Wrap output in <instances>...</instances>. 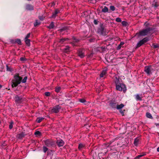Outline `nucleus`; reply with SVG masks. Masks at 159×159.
<instances>
[{
    "label": "nucleus",
    "instance_id": "nucleus-46",
    "mask_svg": "<svg viewBox=\"0 0 159 159\" xmlns=\"http://www.w3.org/2000/svg\"><path fill=\"white\" fill-rule=\"evenodd\" d=\"M67 28L66 27H65L63 28L60 30V32H62L65 30H66L67 29Z\"/></svg>",
    "mask_w": 159,
    "mask_h": 159
},
{
    "label": "nucleus",
    "instance_id": "nucleus-41",
    "mask_svg": "<svg viewBox=\"0 0 159 159\" xmlns=\"http://www.w3.org/2000/svg\"><path fill=\"white\" fill-rule=\"evenodd\" d=\"M79 101L81 102L84 103L86 102V100L84 99H79Z\"/></svg>",
    "mask_w": 159,
    "mask_h": 159
},
{
    "label": "nucleus",
    "instance_id": "nucleus-9",
    "mask_svg": "<svg viewBox=\"0 0 159 159\" xmlns=\"http://www.w3.org/2000/svg\"><path fill=\"white\" fill-rule=\"evenodd\" d=\"M78 56L81 58L84 57V50L80 49L78 51Z\"/></svg>",
    "mask_w": 159,
    "mask_h": 159
},
{
    "label": "nucleus",
    "instance_id": "nucleus-12",
    "mask_svg": "<svg viewBox=\"0 0 159 159\" xmlns=\"http://www.w3.org/2000/svg\"><path fill=\"white\" fill-rule=\"evenodd\" d=\"M57 143L58 146L61 147L62 146L64 145V142L62 140L59 139L57 140Z\"/></svg>",
    "mask_w": 159,
    "mask_h": 159
},
{
    "label": "nucleus",
    "instance_id": "nucleus-1",
    "mask_svg": "<svg viewBox=\"0 0 159 159\" xmlns=\"http://www.w3.org/2000/svg\"><path fill=\"white\" fill-rule=\"evenodd\" d=\"M14 78L11 83V86L12 88L16 87L21 82L23 83H26L27 79V77L26 76L22 79L21 77L17 75H15Z\"/></svg>",
    "mask_w": 159,
    "mask_h": 159
},
{
    "label": "nucleus",
    "instance_id": "nucleus-55",
    "mask_svg": "<svg viewBox=\"0 0 159 159\" xmlns=\"http://www.w3.org/2000/svg\"><path fill=\"white\" fill-rule=\"evenodd\" d=\"M2 87V85H0V89H1Z\"/></svg>",
    "mask_w": 159,
    "mask_h": 159
},
{
    "label": "nucleus",
    "instance_id": "nucleus-36",
    "mask_svg": "<svg viewBox=\"0 0 159 159\" xmlns=\"http://www.w3.org/2000/svg\"><path fill=\"white\" fill-rule=\"evenodd\" d=\"M152 46L155 48L159 47V45L157 44H152Z\"/></svg>",
    "mask_w": 159,
    "mask_h": 159
},
{
    "label": "nucleus",
    "instance_id": "nucleus-45",
    "mask_svg": "<svg viewBox=\"0 0 159 159\" xmlns=\"http://www.w3.org/2000/svg\"><path fill=\"white\" fill-rule=\"evenodd\" d=\"M13 122H11L9 125V128L10 129H11L13 127Z\"/></svg>",
    "mask_w": 159,
    "mask_h": 159
},
{
    "label": "nucleus",
    "instance_id": "nucleus-33",
    "mask_svg": "<svg viewBox=\"0 0 159 159\" xmlns=\"http://www.w3.org/2000/svg\"><path fill=\"white\" fill-rule=\"evenodd\" d=\"M136 98L137 100H141L142 98L139 94H137L136 96Z\"/></svg>",
    "mask_w": 159,
    "mask_h": 159
},
{
    "label": "nucleus",
    "instance_id": "nucleus-30",
    "mask_svg": "<svg viewBox=\"0 0 159 159\" xmlns=\"http://www.w3.org/2000/svg\"><path fill=\"white\" fill-rule=\"evenodd\" d=\"M43 117H39L38 118L37 120V122L38 123L40 122L43 120Z\"/></svg>",
    "mask_w": 159,
    "mask_h": 159
},
{
    "label": "nucleus",
    "instance_id": "nucleus-38",
    "mask_svg": "<svg viewBox=\"0 0 159 159\" xmlns=\"http://www.w3.org/2000/svg\"><path fill=\"white\" fill-rule=\"evenodd\" d=\"M121 24L123 26H126L127 24V22L124 20L122 22Z\"/></svg>",
    "mask_w": 159,
    "mask_h": 159
},
{
    "label": "nucleus",
    "instance_id": "nucleus-10",
    "mask_svg": "<svg viewBox=\"0 0 159 159\" xmlns=\"http://www.w3.org/2000/svg\"><path fill=\"white\" fill-rule=\"evenodd\" d=\"M60 12V11L58 9H56L54 11L51 17L53 18H55L57 16V14Z\"/></svg>",
    "mask_w": 159,
    "mask_h": 159
},
{
    "label": "nucleus",
    "instance_id": "nucleus-24",
    "mask_svg": "<svg viewBox=\"0 0 159 159\" xmlns=\"http://www.w3.org/2000/svg\"><path fill=\"white\" fill-rule=\"evenodd\" d=\"M148 40H149V39H148V38L147 37H146L143 38L142 40H141L143 42V43H144L147 42L148 41Z\"/></svg>",
    "mask_w": 159,
    "mask_h": 159
},
{
    "label": "nucleus",
    "instance_id": "nucleus-22",
    "mask_svg": "<svg viewBox=\"0 0 159 159\" xmlns=\"http://www.w3.org/2000/svg\"><path fill=\"white\" fill-rule=\"evenodd\" d=\"M40 23V22L39 20H36L35 23H34V26H36L38 25H39Z\"/></svg>",
    "mask_w": 159,
    "mask_h": 159
},
{
    "label": "nucleus",
    "instance_id": "nucleus-54",
    "mask_svg": "<svg viewBox=\"0 0 159 159\" xmlns=\"http://www.w3.org/2000/svg\"><path fill=\"white\" fill-rule=\"evenodd\" d=\"M156 125L157 126L159 125V124H156Z\"/></svg>",
    "mask_w": 159,
    "mask_h": 159
},
{
    "label": "nucleus",
    "instance_id": "nucleus-27",
    "mask_svg": "<svg viewBox=\"0 0 159 159\" xmlns=\"http://www.w3.org/2000/svg\"><path fill=\"white\" fill-rule=\"evenodd\" d=\"M146 117L150 119H152V117L151 115V114L149 112H147L146 114Z\"/></svg>",
    "mask_w": 159,
    "mask_h": 159
},
{
    "label": "nucleus",
    "instance_id": "nucleus-6",
    "mask_svg": "<svg viewBox=\"0 0 159 159\" xmlns=\"http://www.w3.org/2000/svg\"><path fill=\"white\" fill-rule=\"evenodd\" d=\"M15 102L16 104L21 103L22 101V96H19L18 95H16L15 97Z\"/></svg>",
    "mask_w": 159,
    "mask_h": 159
},
{
    "label": "nucleus",
    "instance_id": "nucleus-17",
    "mask_svg": "<svg viewBox=\"0 0 159 159\" xmlns=\"http://www.w3.org/2000/svg\"><path fill=\"white\" fill-rule=\"evenodd\" d=\"M139 139L138 137L136 138L135 139L134 142V144L135 146H137L139 144Z\"/></svg>",
    "mask_w": 159,
    "mask_h": 159
},
{
    "label": "nucleus",
    "instance_id": "nucleus-25",
    "mask_svg": "<svg viewBox=\"0 0 159 159\" xmlns=\"http://www.w3.org/2000/svg\"><path fill=\"white\" fill-rule=\"evenodd\" d=\"M144 44L141 40H140L137 44V47H139Z\"/></svg>",
    "mask_w": 159,
    "mask_h": 159
},
{
    "label": "nucleus",
    "instance_id": "nucleus-49",
    "mask_svg": "<svg viewBox=\"0 0 159 159\" xmlns=\"http://www.w3.org/2000/svg\"><path fill=\"white\" fill-rule=\"evenodd\" d=\"M124 44V43L123 42H121L120 43L119 45H120V46H122Z\"/></svg>",
    "mask_w": 159,
    "mask_h": 159
},
{
    "label": "nucleus",
    "instance_id": "nucleus-37",
    "mask_svg": "<svg viewBox=\"0 0 159 159\" xmlns=\"http://www.w3.org/2000/svg\"><path fill=\"white\" fill-rule=\"evenodd\" d=\"M110 9L112 11H115V7L113 6H111L110 7Z\"/></svg>",
    "mask_w": 159,
    "mask_h": 159
},
{
    "label": "nucleus",
    "instance_id": "nucleus-18",
    "mask_svg": "<svg viewBox=\"0 0 159 159\" xmlns=\"http://www.w3.org/2000/svg\"><path fill=\"white\" fill-rule=\"evenodd\" d=\"M110 105L113 108H116L117 104L116 102H111L110 103Z\"/></svg>",
    "mask_w": 159,
    "mask_h": 159
},
{
    "label": "nucleus",
    "instance_id": "nucleus-20",
    "mask_svg": "<svg viewBox=\"0 0 159 159\" xmlns=\"http://www.w3.org/2000/svg\"><path fill=\"white\" fill-rule=\"evenodd\" d=\"M54 22H51L49 26H48V27L50 29H53L54 27Z\"/></svg>",
    "mask_w": 159,
    "mask_h": 159
},
{
    "label": "nucleus",
    "instance_id": "nucleus-16",
    "mask_svg": "<svg viewBox=\"0 0 159 159\" xmlns=\"http://www.w3.org/2000/svg\"><path fill=\"white\" fill-rule=\"evenodd\" d=\"M107 74V70H103L100 74V77L102 78Z\"/></svg>",
    "mask_w": 159,
    "mask_h": 159
},
{
    "label": "nucleus",
    "instance_id": "nucleus-48",
    "mask_svg": "<svg viewBox=\"0 0 159 159\" xmlns=\"http://www.w3.org/2000/svg\"><path fill=\"white\" fill-rule=\"evenodd\" d=\"M94 23L95 24L97 25L98 24V21L97 20H94Z\"/></svg>",
    "mask_w": 159,
    "mask_h": 159
},
{
    "label": "nucleus",
    "instance_id": "nucleus-14",
    "mask_svg": "<svg viewBox=\"0 0 159 159\" xmlns=\"http://www.w3.org/2000/svg\"><path fill=\"white\" fill-rule=\"evenodd\" d=\"M79 39H77L74 37H73V38L72 42H71V43L72 45H73V46H76V43L78 42H79Z\"/></svg>",
    "mask_w": 159,
    "mask_h": 159
},
{
    "label": "nucleus",
    "instance_id": "nucleus-8",
    "mask_svg": "<svg viewBox=\"0 0 159 159\" xmlns=\"http://www.w3.org/2000/svg\"><path fill=\"white\" fill-rule=\"evenodd\" d=\"M60 109V107L58 105L54 107L51 110V112L53 113H57Z\"/></svg>",
    "mask_w": 159,
    "mask_h": 159
},
{
    "label": "nucleus",
    "instance_id": "nucleus-43",
    "mask_svg": "<svg viewBox=\"0 0 159 159\" xmlns=\"http://www.w3.org/2000/svg\"><path fill=\"white\" fill-rule=\"evenodd\" d=\"M30 33H29L28 34H27V35H26V37H25V39H28V38H29L30 37Z\"/></svg>",
    "mask_w": 159,
    "mask_h": 159
},
{
    "label": "nucleus",
    "instance_id": "nucleus-52",
    "mask_svg": "<svg viewBox=\"0 0 159 159\" xmlns=\"http://www.w3.org/2000/svg\"><path fill=\"white\" fill-rule=\"evenodd\" d=\"M2 146H6V144H5V143H3V144H2Z\"/></svg>",
    "mask_w": 159,
    "mask_h": 159
},
{
    "label": "nucleus",
    "instance_id": "nucleus-21",
    "mask_svg": "<svg viewBox=\"0 0 159 159\" xmlns=\"http://www.w3.org/2000/svg\"><path fill=\"white\" fill-rule=\"evenodd\" d=\"M108 8L106 7L105 6L104 7V8L102 9V12H104V13H106L107 12H108Z\"/></svg>",
    "mask_w": 159,
    "mask_h": 159
},
{
    "label": "nucleus",
    "instance_id": "nucleus-28",
    "mask_svg": "<svg viewBox=\"0 0 159 159\" xmlns=\"http://www.w3.org/2000/svg\"><path fill=\"white\" fill-rule=\"evenodd\" d=\"M68 39V38H66V39H60L59 42L60 43H63L65 41H66V40Z\"/></svg>",
    "mask_w": 159,
    "mask_h": 159
},
{
    "label": "nucleus",
    "instance_id": "nucleus-23",
    "mask_svg": "<svg viewBox=\"0 0 159 159\" xmlns=\"http://www.w3.org/2000/svg\"><path fill=\"white\" fill-rule=\"evenodd\" d=\"M25 43L28 46H30V40L28 39H25Z\"/></svg>",
    "mask_w": 159,
    "mask_h": 159
},
{
    "label": "nucleus",
    "instance_id": "nucleus-29",
    "mask_svg": "<svg viewBox=\"0 0 159 159\" xmlns=\"http://www.w3.org/2000/svg\"><path fill=\"white\" fill-rule=\"evenodd\" d=\"M70 47L68 46H66L64 48V51L66 52H67L69 50Z\"/></svg>",
    "mask_w": 159,
    "mask_h": 159
},
{
    "label": "nucleus",
    "instance_id": "nucleus-42",
    "mask_svg": "<svg viewBox=\"0 0 159 159\" xmlns=\"http://www.w3.org/2000/svg\"><path fill=\"white\" fill-rule=\"evenodd\" d=\"M50 93L48 92H46L45 93V95L46 96H49L50 95Z\"/></svg>",
    "mask_w": 159,
    "mask_h": 159
},
{
    "label": "nucleus",
    "instance_id": "nucleus-31",
    "mask_svg": "<svg viewBox=\"0 0 159 159\" xmlns=\"http://www.w3.org/2000/svg\"><path fill=\"white\" fill-rule=\"evenodd\" d=\"M34 134L36 136H40L41 135V133L39 131H36L34 133Z\"/></svg>",
    "mask_w": 159,
    "mask_h": 159
},
{
    "label": "nucleus",
    "instance_id": "nucleus-11",
    "mask_svg": "<svg viewBox=\"0 0 159 159\" xmlns=\"http://www.w3.org/2000/svg\"><path fill=\"white\" fill-rule=\"evenodd\" d=\"M104 32V28L102 26H100L98 29V32L100 34H103Z\"/></svg>",
    "mask_w": 159,
    "mask_h": 159
},
{
    "label": "nucleus",
    "instance_id": "nucleus-19",
    "mask_svg": "<svg viewBox=\"0 0 159 159\" xmlns=\"http://www.w3.org/2000/svg\"><path fill=\"white\" fill-rule=\"evenodd\" d=\"M124 106V105L123 104H121L120 105L117 104L116 108L118 110H121Z\"/></svg>",
    "mask_w": 159,
    "mask_h": 159
},
{
    "label": "nucleus",
    "instance_id": "nucleus-26",
    "mask_svg": "<svg viewBox=\"0 0 159 159\" xmlns=\"http://www.w3.org/2000/svg\"><path fill=\"white\" fill-rule=\"evenodd\" d=\"M84 145L82 143H80L79 144L78 148L79 150H81L82 149L84 148Z\"/></svg>",
    "mask_w": 159,
    "mask_h": 159
},
{
    "label": "nucleus",
    "instance_id": "nucleus-3",
    "mask_svg": "<svg viewBox=\"0 0 159 159\" xmlns=\"http://www.w3.org/2000/svg\"><path fill=\"white\" fill-rule=\"evenodd\" d=\"M155 69L157 70L156 68L154 69L151 66H148L145 67L144 71L148 75H150Z\"/></svg>",
    "mask_w": 159,
    "mask_h": 159
},
{
    "label": "nucleus",
    "instance_id": "nucleus-35",
    "mask_svg": "<svg viewBox=\"0 0 159 159\" xmlns=\"http://www.w3.org/2000/svg\"><path fill=\"white\" fill-rule=\"evenodd\" d=\"M16 42L19 44H20L21 43V41L20 39H16Z\"/></svg>",
    "mask_w": 159,
    "mask_h": 159
},
{
    "label": "nucleus",
    "instance_id": "nucleus-34",
    "mask_svg": "<svg viewBox=\"0 0 159 159\" xmlns=\"http://www.w3.org/2000/svg\"><path fill=\"white\" fill-rule=\"evenodd\" d=\"M61 89V88L60 87H58L56 88L55 90L57 92H59L60 91Z\"/></svg>",
    "mask_w": 159,
    "mask_h": 159
},
{
    "label": "nucleus",
    "instance_id": "nucleus-13",
    "mask_svg": "<svg viewBox=\"0 0 159 159\" xmlns=\"http://www.w3.org/2000/svg\"><path fill=\"white\" fill-rule=\"evenodd\" d=\"M26 9L28 11L32 10L34 9L33 6L30 4H27L26 5Z\"/></svg>",
    "mask_w": 159,
    "mask_h": 159
},
{
    "label": "nucleus",
    "instance_id": "nucleus-2",
    "mask_svg": "<svg viewBox=\"0 0 159 159\" xmlns=\"http://www.w3.org/2000/svg\"><path fill=\"white\" fill-rule=\"evenodd\" d=\"M153 29L152 28H148L146 29L140 31L139 32V35L141 36H144L151 34V32L152 31Z\"/></svg>",
    "mask_w": 159,
    "mask_h": 159
},
{
    "label": "nucleus",
    "instance_id": "nucleus-51",
    "mask_svg": "<svg viewBox=\"0 0 159 159\" xmlns=\"http://www.w3.org/2000/svg\"><path fill=\"white\" fill-rule=\"evenodd\" d=\"M39 18L40 20H43V19L41 16H39Z\"/></svg>",
    "mask_w": 159,
    "mask_h": 159
},
{
    "label": "nucleus",
    "instance_id": "nucleus-53",
    "mask_svg": "<svg viewBox=\"0 0 159 159\" xmlns=\"http://www.w3.org/2000/svg\"><path fill=\"white\" fill-rule=\"evenodd\" d=\"M157 151L158 152H159V147L157 148Z\"/></svg>",
    "mask_w": 159,
    "mask_h": 159
},
{
    "label": "nucleus",
    "instance_id": "nucleus-7",
    "mask_svg": "<svg viewBox=\"0 0 159 159\" xmlns=\"http://www.w3.org/2000/svg\"><path fill=\"white\" fill-rule=\"evenodd\" d=\"M45 144L48 147H50L54 144L52 140L48 139L44 141Z\"/></svg>",
    "mask_w": 159,
    "mask_h": 159
},
{
    "label": "nucleus",
    "instance_id": "nucleus-50",
    "mask_svg": "<svg viewBox=\"0 0 159 159\" xmlns=\"http://www.w3.org/2000/svg\"><path fill=\"white\" fill-rule=\"evenodd\" d=\"M121 47V46H120V45H119L117 47V49H120Z\"/></svg>",
    "mask_w": 159,
    "mask_h": 159
},
{
    "label": "nucleus",
    "instance_id": "nucleus-32",
    "mask_svg": "<svg viewBox=\"0 0 159 159\" xmlns=\"http://www.w3.org/2000/svg\"><path fill=\"white\" fill-rule=\"evenodd\" d=\"M43 151L44 153H46L48 150V148L45 146L43 147Z\"/></svg>",
    "mask_w": 159,
    "mask_h": 159
},
{
    "label": "nucleus",
    "instance_id": "nucleus-5",
    "mask_svg": "<svg viewBox=\"0 0 159 159\" xmlns=\"http://www.w3.org/2000/svg\"><path fill=\"white\" fill-rule=\"evenodd\" d=\"M113 80L115 82L116 85L119 84L121 83V79L117 75H115L114 77Z\"/></svg>",
    "mask_w": 159,
    "mask_h": 159
},
{
    "label": "nucleus",
    "instance_id": "nucleus-4",
    "mask_svg": "<svg viewBox=\"0 0 159 159\" xmlns=\"http://www.w3.org/2000/svg\"><path fill=\"white\" fill-rule=\"evenodd\" d=\"M116 89L118 91H122V90L124 91L125 90L126 88L125 85L121 83L116 85Z\"/></svg>",
    "mask_w": 159,
    "mask_h": 159
},
{
    "label": "nucleus",
    "instance_id": "nucleus-47",
    "mask_svg": "<svg viewBox=\"0 0 159 159\" xmlns=\"http://www.w3.org/2000/svg\"><path fill=\"white\" fill-rule=\"evenodd\" d=\"M20 59V60L22 61H25L26 60L25 58L23 57H21Z\"/></svg>",
    "mask_w": 159,
    "mask_h": 159
},
{
    "label": "nucleus",
    "instance_id": "nucleus-44",
    "mask_svg": "<svg viewBox=\"0 0 159 159\" xmlns=\"http://www.w3.org/2000/svg\"><path fill=\"white\" fill-rule=\"evenodd\" d=\"M124 111L125 110H122L121 109L120 110V112L122 116H124Z\"/></svg>",
    "mask_w": 159,
    "mask_h": 159
},
{
    "label": "nucleus",
    "instance_id": "nucleus-40",
    "mask_svg": "<svg viewBox=\"0 0 159 159\" xmlns=\"http://www.w3.org/2000/svg\"><path fill=\"white\" fill-rule=\"evenodd\" d=\"M144 155H138V156H137V157H136L135 158V159H139L140 157H143V156Z\"/></svg>",
    "mask_w": 159,
    "mask_h": 159
},
{
    "label": "nucleus",
    "instance_id": "nucleus-39",
    "mask_svg": "<svg viewBox=\"0 0 159 159\" xmlns=\"http://www.w3.org/2000/svg\"><path fill=\"white\" fill-rule=\"evenodd\" d=\"M116 21L118 22H121V20L120 18L117 17L116 19Z\"/></svg>",
    "mask_w": 159,
    "mask_h": 159
},
{
    "label": "nucleus",
    "instance_id": "nucleus-15",
    "mask_svg": "<svg viewBox=\"0 0 159 159\" xmlns=\"http://www.w3.org/2000/svg\"><path fill=\"white\" fill-rule=\"evenodd\" d=\"M25 134L23 132H21L19 134H18L16 136L17 138L19 139H21L24 137L25 136Z\"/></svg>",
    "mask_w": 159,
    "mask_h": 159
}]
</instances>
